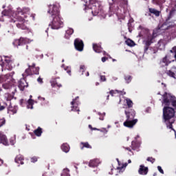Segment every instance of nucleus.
I'll list each match as a JSON object with an SVG mask.
<instances>
[{"label": "nucleus", "instance_id": "f257e3e1", "mask_svg": "<svg viewBox=\"0 0 176 176\" xmlns=\"http://www.w3.org/2000/svg\"><path fill=\"white\" fill-rule=\"evenodd\" d=\"M173 105L176 109V99L175 96H172L170 94L165 93L163 95L162 106L163 109V119L164 123L166 124L168 129H173V123H174V116H175V111L174 109L170 107Z\"/></svg>", "mask_w": 176, "mask_h": 176}, {"label": "nucleus", "instance_id": "f03ea898", "mask_svg": "<svg viewBox=\"0 0 176 176\" xmlns=\"http://www.w3.org/2000/svg\"><path fill=\"white\" fill-rule=\"evenodd\" d=\"M18 16L16 13L13 12L12 10H10L9 11H3L2 12V14L3 16H6V17H8L9 16L11 19V20L10 21L11 23H16V20L14 19H17L16 27L18 28H21V30H25V28H27V26H25V23H27L26 14H28V13H30V8H24L23 10H18Z\"/></svg>", "mask_w": 176, "mask_h": 176}, {"label": "nucleus", "instance_id": "7ed1b4c3", "mask_svg": "<svg viewBox=\"0 0 176 176\" xmlns=\"http://www.w3.org/2000/svg\"><path fill=\"white\" fill-rule=\"evenodd\" d=\"M1 71H12L14 68V62L8 56H3L0 61Z\"/></svg>", "mask_w": 176, "mask_h": 176}, {"label": "nucleus", "instance_id": "20e7f679", "mask_svg": "<svg viewBox=\"0 0 176 176\" xmlns=\"http://www.w3.org/2000/svg\"><path fill=\"white\" fill-rule=\"evenodd\" d=\"M52 30H58V28H61L63 25H64V22L63 21V19L60 15L53 16L52 21L49 25Z\"/></svg>", "mask_w": 176, "mask_h": 176}, {"label": "nucleus", "instance_id": "39448f33", "mask_svg": "<svg viewBox=\"0 0 176 176\" xmlns=\"http://www.w3.org/2000/svg\"><path fill=\"white\" fill-rule=\"evenodd\" d=\"M60 6L58 5H50L47 13H50L53 17L60 16V11L58 10Z\"/></svg>", "mask_w": 176, "mask_h": 176}, {"label": "nucleus", "instance_id": "423d86ee", "mask_svg": "<svg viewBox=\"0 0 176 176\" xmlns=\"http://www.w3.org/2000/svg\"><path fill=\"white\" fill-rule=\"evenodd\" d=\"M174 58H175V54H168L162 59L160 64L162 67H166V65L170 64V63H173Z\"/></svg>", "mask_w": 176, "mask_h": 176}, {"label": "nucleus", "instance_id": "0eeeda50", "mask_svg": "<svg viewBox=\"0 0 176 176\" xmlns=\"http://www.w3.org/2000/svg\"><path fill=\"white\" fill-rule=\"evenodd\" d=\"M31 42H34V40L21 38L20 39L14 40L12 44L14 46H21V45H25V43H31Z\"/></svg>", "mask_w": 176, "mask_h": 176}, {"label": "nucleus", "instance_id": "6e6552de", "mask_svg": "<svg viewBox=\"0 0 176 176\" xmlns=\"http://www.w3.org/2000/svg\"><path fill=\"white\" fill-rule=\"evenodd\" d=\"M138 122V120L134 119V120H129L126 119L123 125L124 127H127L128 129H133L134 127L135 124H137V122Z\"/></svg>", "mask_w": 176, "mask_h": 176}, {"label": "nucleus", "instance_id": "1a4fd4ad", "mask_svg": "<svg viewBox=\"0 0 176 176\" xmlns=\"http://www.w3.org/2000/svg\"><path fill=\"white\" fill-rule=\"evenodd\" d=\"M74 46L76 50H78V52H83L84 44L82 40L76 38L74 41Z\"/></svg>", "mask_w": 176, "mask_h": 176}, {"label": "nucleus", "instance_id": "9d476101", "mask_svg": "<svg viewBox=\"0 0 176 176\" xmlns=\"http://www.w3.org/2000/svg\"><path fill=\"white\" fill-rule=\"evenodd\" d=\"M19 87L22 91L23 90H24V89H27V87H28V82H27L25 78H22L20 80Z\"/></svg>", "mask_w": 176, "mask_h": 176}, {"label": "nucleus", "instance_id": "9b49d317", "mask_svg": "<svg viewBox=\"0 0 176 176\" xmlns=\"http://www.w3.org/2000/svg\"><path fill=\"white\" fill-rule=\"evenodd\" d=\"M100 164L101 161L99 159H94L89 162V166L90 167H98Z\"/></svg>", "mask_w": 176, "mask_h": 176}, {"label": "nucleus", "instance_id": "f8f14e48", "mask_svg": "<svg viewBox=\"0 0 176 176\" xmlns=\"http://www.w3.org/2000/svg\"><path fill=\"white\" fill-rule=\"evenodd\" d=\"M138 138H140V135H138L135 138V140H133L131 143L132 149L133 150H135L136 148H138V146L141 145V142L138 141Z\"/></svg>", "mask_w": 176, "mask_h": 176}, {"label": "nucleus", "instance_id": "ddd939ff", "mask_svg": "<svg viewBox=\"0 0 176 176\" xmlns=\"http://www.w3.org/2000/svg\"><path fill=\"white\" fill-rule=\"evenodd\" d=\"M125 114L126 116V119L134 120V118L135 117V111L134 110H131L129 112L125 111Z\"/></svg>", "mask_w": 176, "mask_h": 176}, {"label": "nucleus", "instance_id": "4468645a", "mask_svg": "<svg viewBox=\"0 0 176 176\" xmlns=\"http://www.w3.org/2000/svg\"><path fill=\"white\" fill-rule=\"evenodd\" d=\"M138 173L141 175H146L148 174V167H145L144 165H140Z\"/></svg>", "mask_w": 176, "mask_h": 176}, {"label": "nucleus", "instance_id": "2eb2a0df", "mask_svg": "<svg viewBox=\"0 0 176 176\" xmlns=\"http://www.w3.org/2000/svg\"><path fill=\"white\" fill-rule=\"evenodd\" d=\"M0 144H3V145H9V142H8V138H6V135L0 133Z\"/></svg>", "mask_w": 176, "mask_h": 176}, {"label": "nucleus", "instance_id": "dca6fc26", "mask_svg": "<svg viewBox=\"0 0 176 176\" xmlns=\"http://www.w3.org/2000/svg\"><path fill=\"white\" fill-rule=\"evenodd\" d=\"M119 166L117 168L116 171L117 173H123V171H124V168H126V167H127V163L123 164L122 165H121L119 162V160L117 159Z\"/></svg>", "mask_w": 176, "mask_h": 176}, {"label": "nucleus", "instance_id": "f3484780", "mask_svg": "<svg viewBox=\"0 0 176 176\" xmlns=\"http://www.w3.org/2000/svg\"><path fill=\"white\" fill-rule=\"evenodd\" d=\"M167 43V42H166V41L164 40H160L158 43H157V47L158 49H160V50H164V47H166V44Z\"/></svg>", "mask_w": 176, "mask_h": 176}, {"label": "nucleus", "instance_id": "a211bd4d", "mask_svg": "<svg viewBox=\"0 0 176 176\" xmlns=\"http://www.w3.org/2000/svg\"><path fill=\"white\" fill-rule=\"evenodd\" d=\"M30 68L32 69V74H34L35 75L39 74V67H35V64H32V65L30 66Z\"/></svg>", "mask_w": 176, "mask_h": 176}, {"label": "nucleus", "instance_id": "6ab92c4d", "mask_svg": "<svg viewBox=\"0 0 176 176\" xmlns=\"http://www.w3.org/2000/svg\"><path fill=\"white\" fill-rule=\"evenodd\" d=\"M61 149L65 153H68L69 152V146L67 144H63L61 146Z\"/></svg>", "mask_w": 176, "mask_h": 176}, {"label": "nucleus", "instance_id": "aec40b11", "mask_svg": "<svg viewBox=\"0 0 176 176\" xmlns=\"http://www.w3.org/2000/svg\"><path fill=\"white\" fill-rule=\"evenodd\" d=\"M23 158L21 155H17L15 158L16 163H18V164H24V162H23Z\"/></svg>", "mask_w": 176, "mask_h": 176}, {"label": "nucleus", "instance_id": "412c9836", "mask_svg": "<svg viewBox=\"0 0 176 176\" xmlns=\"http://www.w3.org/2000/svg\"><path fill=\"white\" fill-rule=\"evenodd\" d=\"M110 94L113 97L116 96H120V94H126V92H122V91H111Z\"/></svg>", "mask_w": 176, "mask_h": 176}, {"label": "nucleus", "instance_id": "4be33fe9", "mask_svg": "<svg viewBox=\"0 0 176 176\" xmlns=\"http://www.w3.org/2000/svg\"><path fill=\"white\" fill-rule=\"evenodd\" d=\"M34 100L32 99H29L28 100V105H27V108L28 109H33L34 107Z\"/></svg>", "mask_w": 176, "mask_h": 176}, {"label": "nucleus", "instance_id": "5701e85b", "mask_svg": "<svg viewBox=\"0 0 176 176\" xmlns=\"http://www.w3.org/2000/svg\"><path fill=\"white\" fill-rule=\"evenodd\" d=\"M93 49L96 53H101L102 48L96 44L93 45Z\"/></svg>", "mask_w": 176, "mask_h": 176}, {"label": "nucleus", "instance_id": "b1692460", "mask_svg": "<svg viewBox=\"0 0 176 176\" xmlns=\"http://www.w3.org/2000/svg\"><path fill=\"white\" fill-rule=\"evenodd\" d=\"M78 98H79L78 97L76 98V99H74L73 101L71 102L72 107V111H74V109H76L78 108V107L76 105H78V101H76V100H78Z\"/></svg>", "mask_w": 176, "mask_h": 176}, {"label": "nucleus", "instance_id": "393cba45", "mask_svg": "<svg viewBox=\"0 0 176 176\" xmlns=\"http://www.w3.org/2000/svg\"><path fill=\"white\" fill-rule=\"evenodd\" d=\"M60 176H70L69 175V169L68 168H64L62 170V173L60 174Z\"/></svg>", "mask_w": 176, "mask_h": 176}, {"label": "nucleus", "instance_id": "a878e982", "mask_svg": "<svg viewBox=\"0 0 176 176\" xmlns=\"http://www.w3.org/2000/svg\"><path fill=\"white\" fill-rule=\"evenodd\" d=\"M153 39V37L152 36H149L148 38H146L145 43L146 46H149L151 43H152Z\"/></svg>", "mask_w": 176, "mask_h": 176}, {"label": "nucleus", "instance_id": "bb28decb", "mask_svg": "<svg viewBox=\"0 0 176 176\" xmlns=\"http://www.w3.org/2000/svg\"><path fill=\"white\" fill-rule=\"evenodd\" d=\"M2 87L3 89L8 90V89H10V87H12V83L7 82L2 85Z\"/></svg>", "mask_w": 176, "mask_h": 176}, {"label": "nucleus", "instance_id": "cd10ccee", "mask_svg": "<svg viewBox=\"0 0 176 176\" xmlns=\"http://www.w3.org/2000/svg\"><path fill=\"white\" fill-rule=\"evenodd\" d=\"M149 12L150 13H153V14H155L157 16H160V12L157 11L155 8H150Z\"/></svg>", "mask_w": 176, "mask_h": 176}, {"label": "nucleus", "instance_id": "c85d7f7f", "mask_svg": "<svg viewBox=\"0 0 176 176\" xmlns=\"http://www.w3.org/2000/svg\"><path fill=\"white\" fill-rule=\"evenodd\" d=\"M51 84H52V86H58V87H61V85L57 82V80H56V78H53L52 80H51Z\"/></svg>", "mask_w": 176, "mask_h": 176}, {"label": "nucleus", "instance_id": "c756f323", "mask_svg": "<svg viewBox=\"0 0 176 176\" xmlns=\"http://www.w3.org/2000/svg\"><path fill=\"white\" fill-rule=\"evenodd\" d=\"M34 134H36L37 137H41L42 134V129L41 128H38L34 131Z\"/></svg>", "mask_w": 176, "mask_h": 176}, {"label": "nucleus", "instance_id": "7c9ffc66", "mask_svg": "<svg viewBox=\"0 0 176 176\" xmlns=\"http://www.w3.org/2000/svg\"><path fill=\"white\" fill-rule=\"evenodd\" d=\"M126 43L128 46H134L135 45V43H134V41H133V40L131 39H127L126 41Z\"/></svg>", "mask_w": 176, "mask_h": 176}, {"label": "nucleus", "instance_id": "2f4dec72", "mask_svg": "<svg viewBox=\"0 0 176 176\" xmlns=\"http://www.w3.org/2000/svg\"><path fill=\"white\" fill-rule=\"evenodd\" d=\"M125 101H126L129 108H131V107H133V101H131V100L126 98V99H125Z\"/></svg>", "mask_w": 176, "mask_h": 176}, {"label": "nucleus", "instance_id": "473e14b6", "mask_svg": "<svg viewBox=\"0 0 176 176\" xmlns=\"http://www.w3.org/2000/svg\"><path fill=\"white\" fill-rule=\"evenodd\" d=\"M30 67H31V65L29 66L28 69H25V75H32V69Z\"/></svg>", "mask_w": 176, "mask_h": 176}, {"label": "nucleus", "instance_id": "72a5a7b5", "mask_svg": "<svg viewBox=\"0 0 176 176\" xmlns=\"http://www.w3.org/2000/svg\"><path fill=\"white\" fill-rule=\"evenodd\" d=\"M74 34V29L72 28H69L66 31V35H72Z\"/></svg>", "mask_w": 176, "mask_h": 176}, {"label": "nucleus", "instance_id": "f704fd0d", "mask_svg": "<svg viewBox=\"0 0 176 176\" xmlns=\"http://www.w3.org/2000/svg\"><path fill=\"white\" fill-rule=\"evenodd\" d=\"M82 145H83V147L84 148H88L89 149H91V146H90V144H89L87 142H85V143H81Z\"/></svg>", "mask_w": 176, "mask_h": 176}, {"label": "nucleus", "instance_id": "c9c22d12", "mask_svg": "<svg viewBox=\"0 0 176 176\" xmlns=\"http://www.w3.org/2000/svg\"><path fill=\"white\" fill-rule=\"evenodd\" d=\"M7 79L6 76H0V82L2 83V82H6Z\"/></svg>", "mask_w": 176, "mask_h": 176}, {"label": "nucleus", "instance_id": "e433bc0d", "mask_svg": "<svg viewBox=\"0 0 176 176\" xmlns=\"http://www.w3.org/2000/svg\"><path fill=\"white\" fill-rule=\"evenodd\" d=\"M125 80L127 83H130L131 82V76H126Z\"/></svg>", "mask_w": 176, "mask_h": 176}, {"label": "nucleus", "instance_id": "4c0bfd02", "mask_svg": "<svg viewBox=\"0 0 176 176\" xmlns=\"http://www.w3.org/2000/svg\"><path fill=\"white\" fill-rule=\"evenodd\" d=\"M10 144L11 145H14V144H16V136H14L10 139Z\"/></svg>", "mask_w": 176, "mask_h": 176}, {"label": "nucleus", "instance_id": "58836bf2", "mask_svg": "<svg viewBox=\"0 0 176 176\" xmlns=\"http://www.w3.org/2000/svg\"><path fill=\"white\" fill-rule=\"evenodd\" d=\"M6 120L5 118H1L0 119V127H2V126H3V124H5L6 123Z\"/></svg>", "mask_w": 176, "mask_h": 176}, {"label": "nucleus", "instance_id": "ea45409f", "mask_svg": "<svg viewBox=\"0 0 176 176\" xmlns=\"http://www.w3.org/2000/svg\"><path fill=\"white\" fill-rule=\"evenodd\" d=\"M94 130H98V131H101L102 133H108V130H107V129L103 128L102 129L100 130V129H94Z\"/></svg>", "mask_w": 176, "mask_h": 176}, {"label": "nucleus", "instance_id": "a19ab883", "mask_svg": "<svg viewBox=\"0 0 176 176\" xmlns=\"http://www.w3.org/2000/svg\"><path fill=\"white\" fill-rule=\"evenodd\" d=\"M168 75H169V76H172V78H176L175 77V74H174V72H171V71H169L168 72Z\"/></svg>", "mask_w": 176, "mask_h": 176}, {"label": "nucleus", "instance_id": "79ce46f5", "mask_svg": "<svg viewBox=\"0 0 176 176\" xmlns=\"http://www.w3.org/2000/svg\"><path fill=\"white\" fill-rule=\"evenodd\" d=\"M65 70L67 71V74H69V75H71V67H67L65 68Z\"/></svg>", "mask_w": 176, "mask_h": 176}, {"label": "nucleus", "instance_id": "37998d69", "mask_svg": "<svg viewBox=\"0 0 176 176\" xmlns=\"http://www.w3.org/2000/svg\"><path fill=\"white\" fill-rule=\"evenodd\" d=\"M31 162H32V163H35V162H38V157H32Z\"/></svg>", "mask_w": 176, "mask_h": 176}, {"label": "nucleus", "instance_id": "c03bdc74", "mask_svg": "<svg viewBox=\"0 0 176 176\" xmlns=\"http://www.w3.org/2000/svg\"><path fill=\"white\" fill-rule=\"evenodd\" d=\"M85 69H86V67L84 65H81L80 67V72H85Z\"/></svg>", "mask_w": 176, "mask_h": 176}, {"label": "nucleus", "instance_id": "a18cd8bd", "mask_svg": "<svg viewBox=\"0 0 176 176\" xmlns=\"http://www.w3.org/2000/svg\"><path fill=\"white\" fill-rule=\"evenodd\" d=\"M158 170L160 171V173H161V174H164V171H163V169H162V166H157Z\"/></svg>", "mask_w": 176, "mask_h": 176}, {"label": "nucleus", "instance_id": "49530a36", "mask_svg": "<svg viewBox=\"0 0 176 176\" xmlns=\"http://www.w3.org/2000/svg\"><path fill=\"white\" fill-rule=\"evenodd\" d=\"M147 161L151 162V163H154L155 162V159H153L152 157H148V158H147Z\"/></svg>", "mask_w": 176, "mask_h": 176}, {"label": "nucleus", "instance_id": "de8ad7c7", "mask_svg": "<svg viewBox=\"0 0 176 176\" xmlns=\"http://www.w3.org/2000/svg\"><path fill=\"white\" fill-rule=\"evenodd\" d=\"M100 80H102V82H105L107 80V78L104 76H100Z\"/></svg>", "mask_w": 176, "mask_h": 176}, {"label": "nucleus", "instance_id": "09e8293b", "mask_svg": "<svg viewBox=\"0 0 176 176\" xmlns=\"http://www.w3.org/2000/svg\"><path fill=\"white\" fill-rule=\"evenodd\" d=\"M37 82H38V83H43V80H42L41 78H38L37 79Z\"/></svg>", "mask_w": 176, "mask_h": 176}, {"label": "nucleus", "instance_id": "8fccbe9b", "mask_svg": "<svg viewBox=\"0 0 176 176\" xmlns=\"http://www.w3.org/2000/svg\"><path fill=\"white\" fill-rule=\"evenodd\" d=\"M170 52L171 53H173V52L176 53V47H173L172 50H170Z\"/></svg>", "mask_w": 176, "mask_h": 176}, {"label": "nucleus", "instance_id": "3c124183", "mask_svg": "<svg viewBox=\"0 0 176 176\" xmlns=\"http://www.w3.org/2000/svg\"><path fill=\"white\" fill-rule=\"evenodd\" d=\"M102 63H105L107 61V58L106 57H102Z\"/></svg>", "mask_w": 176, "mask_h": 176}, {"label": "nucleus", "instance_id": "603ef678", "mask_svg": "<svg viewBox=\"0 0 176 176\" xmlns=\"http://www.w3.org/2000/svg\"><path fill=\"white\" fill-rule=\"evenodd\" d=\"M3 109H5V106H1L0 105V111H3Z\"/></svg>", "mask_w": 176, "mask_h": 176}, {"label": "nucleus", "instance_id": "864d4df0", "mask_svg": "<svg viewBox=\"0 0 176 176\" xmlns=\"http://www.w3.org/2000/svg\"><path fill=\"white\" fill-rule=\"evenodd\" d=\"M38 100H41V101H45V98H42L41 96H38Z\"/></svg>", "mask_w": 176, "mask_h": 176}, {"label": "nucleus", "instance_id": "5fc2aeb1", "mask_svg": "<svg viewBox=\"0 0 176 176\" xmlns=\"http://www.w3.org/2000/svg\"><path fill=\"white\" fill-rule=\"evenodd\" d=\"M109 3L112 5L113 3V0H109Z\"/></svg>", "mask_w": 176, "mask_h": 176}, {"label": "nucleus", "instance_id": "6e6d98bb", "mask_svg": "<svg viewBox=\"0 0 176 176\" xmlns=\"http://www.w3.org/2000/svg\"><path fill=\"white\" fill-rule=\"evenodd\" d=\"M3 164V161L0 159V166H2Z\"/></svg>", "mask_w": 176, "mask_h": 176}, {"label": "nucleus", "instance_id": "4d7b16f0", "mask_svg": "<svg viewBox=\"0 0 176 176\" xmlns=\"http://www.w3.org/2000/svg\"><path fill=\"white\" fill-rule=\"evenodd\" d=\"M99 119L100 120H104V117H100Z\"/></svg>", "mask_w": 176, "mask_h": 176}, {"label": "nucleus", "instance_id": "13d9d810", "mask_svg": "<svg viewBox=\"0 0 176 176\" xmlns=\"http://www.w3.org/2000/svg\"><path fill=\"white\" fill-rule=\"evenodd\" d=\"M126 151H129V152L131 151V150L129 148H126Z\"/></svg>", "mask_w": 176, "mask_h": 176}, {"label": "nucleus", "instance_id": "bf43d9fd", "mask_svg": "<svg viewBox=\"0 0 176 176\" xmlns=\"http://www.w3.org/2000/svg\"><path fill=\"white\" fill-rule=\"evenodd\" d=\"M113 80H118V78L113 77Z\"/></svg>", "mask_w": 176, "mask_h": 176}, {"label": "nucleus", "instance_id": "052dcab7", "mask_svg": "<svg viewBox=\"0 0 176 176\" xmlns=\"http://www.w3.org/2000/svg\"><path fill=\"white\" fill-rule=\"evenodd\" d=\"M104 56H108V54H107V52H104Z\"/></svg>", "mask_w": 176, "mask_h": 176}, {"label": "nucleus", "instance_id": "680f3d73", "mask_svg": "<svg viewBox=\"0 0 176 176\" xmlns=\"http://www.w3.org/2000/svg\"><path fill=\"white\" fill-rule=\"evenodd\" d=\"M128 163H129V164L131 163V160H128Z\"/></svg>", "mask_w": 176, "mask_h": 176}, {"label": "nucleus", "instance_id": "e2e57ef3", "mask_svg": "<svg viewBox=\"0 0 176 176\" xmlns=\"http://www.w3.org/2000/svg\"><path fill=\"white\" fill-rule=\"evenodd\" d=\"M89 72H87V76H89Z\"/></svg>", "mask_w": 176, "mask_h": 176}, {"label": "nucleus", "instance_id": "0e129e2a", "mask_svg": "<svg viewBox=\"0 0 176 176\" xmlns=\"http://www.w3.org/2000/svg\"><path fill=\"white\" fill-rule=\"evenodd\" d=\"M2 91V88L0 87V93Z\"/></svg>", "mask_w": 176, "mask_h": 176}, {"label": "nucleus", "instance_id": "69168bd1", "mask_svg": "<svg viewBox=\"0 0 176 176\" xmlns=\"http://www.w3.org/2000/svg\"><path fill=\"white\" fill-rule=\"evenodd\" d=\"M102 116H105V113H102Z\"/></svg>", "mask_w": 176, "mask_h": 176}, {"label": "nucleus", "instance_id": "338daca9", "mask_svg": "<svg viewBox=\"0 0 176 176\" xmlns=\"http://www.w3.org/2000/svg\"><path fill=\"white\" fill-rule=\"evenodd\" d=\"M89 129H91V125H89Z\"/></svg>", "mask_w": 176, "mask_h": 176}, {"label": "nucleus", "instance_id": "774afa93", "mask_svg": "<svg viewBox=\"0 0 176 176\" xmlns=\"http://www.w3.org/2000/svg\"><path fill=\"white\" fill-rule=\"evenodd\" d=\"M45 175H46V174H45V173H43V176H45Z\"/></svg>", "mask_w": 176, "mask_h": 176}]
</instances>
